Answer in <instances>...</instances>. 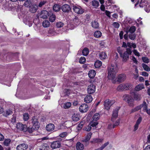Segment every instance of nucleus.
I'll use <instances>...</instances> for the list:
<instances>
[{
	"mask_svg": "<svg viewBox=\"0 0 150 150\" xmlns=\"http://www.w3.org/2000/svg\"><path fill=\"white\" fill-rule=\"evenodd\" d=\"M118 67L116 64H112L108 67V78L109 80H111L112 82L114 83L117 82L120 83L123 82L126 79V75L123 74L119 75L116 78V75Z\"/></svg>",
	"mask_w": 150,
	"mask_h": 150,
	"instance_id": "1",
	"label": "nucleus"
},
{
	"mask_svg": "<svg viewBox=\"0 0 150 150\" xmlns=\"http://www.w3.org/2000/svg\"><path fill=\"white\" fill-rule=\"evenodd\" d=\"M123 100L127 103L130 106H133L134 105V99L132 97L131 95L125 94L123 96Z\"/></svg>",
	"mask_w": 150,
	"mask_h": 150,
	"instance_id": "2",
	"label": "nucleus"
},
{
	"mask_svg": "<svg viewBox=\"0 0 150 150\" xmlns=\"http://www.w3.org/2000/svg\"><path fill=\"white\" fill-rule=\"evenodd\" d=\"M132 87V85L130 83H122L118 86L117 88V90L118 91H122L125 90H128L131 88Z\"/></svg>",
	"mask_w": 150,
	"mask_h": 150,
	"instance_id": "3",
	"label": "nucleus"
},
{
	"mask_svg": "<svg viewBox=\"0 0 150 150\" xmlns=\"http://www.w3.org/2000/svg\"><path fill=\"white\" fill-rule=\"evenodd\" d=\"M132 53V51L130 48H127L123 54H122L121 56H120L122 58V60L123 62H127L129 59V55H131Z\"/></svg>",
	"mask_w": 150,
	"mask_h": 150,
	"instance_id": "4",
	"label": "nucleus"
},
{
	"mask_svg": "<svg viewBox=\"0 0 150 150\" xmlns=\"http://www.w3.org/2000/svg\"><path fill=\"white\" fill-rule=\"evenodd\" d=\"M142 108L144 112H146L147 109V105L145 101H144L142 104L132 109L131 112H133Z\"/></svg>",
	"mask_w": 150,
	"mask_h": 150,
	"instance_id": "5",
	"label": "nucleus"
},
{
	"mask_svg": "<svg viewBox=\"0 0 150 150\" xmlns=\"http://www.w3.org/2000/svg\"><path fill=\"white\" fill-rule=\"evenodd\" d=\"M114 101L108 99L106 100L104 102V106L106 109L109 110L110 107L114 103Z\"/></svg>",
	"mask_w": 150,
	"mask_h": 150,
	"instance_id": "6",
	"label": "nucleus"
},
{
	"mask_svg": "<svg viewBox=\"0 0 150 150\" xmlns=\"http://www.w3.org/2000/svg\"><path fill=\"white\" fill-rule=\"evenodd\" d=\"M32 122L33 125V127H34V129H37L40 127L39 123L38 121L37 118L35 117H33L32 119Z\"/></svg>",
	"mask_w": 150,
	"mask_h": 150,
	"instance_id": "7",
	"label": "nucleus"
},
{
	"mask_svg": "<svg viewBox=\"0 0 150 150\" xmlns=\"http://www.w3.org/2000/svg\"><path fill=\"white\" fill-rule=\"evenodd\" d=\"M96 91V86L93 84L89 85L87 88V91L88 93L92 94L94 93Z\"/></svg>",
	"mask_w": 150,
	"mask_h": 150,
	"instance_id": "8",
	"label": "nucleus"
},
{
	"mask_svg": "<svg viewBox=\"0 0 150 150\" xmlns=\"http://www.w3.org/2000/svg\"><path fill=\"white\" fill-rule=\"evenodd\" d=\"M73 9L74 11L78 14H81L84 12L83 10L80 6H74Z\"/></svg>",
	"mask_w": 150,
	"mask_h": 150,
	"instance_id": "9",
	"label": "nucleus"
},
{
	"mask_svg": "<svg viewBox=\"0 0 150 150\" xmlns=\"http://www.w3.org/2000/svg\"><path fill=\"white\" fill-rule=\"evenodd\" d=\"M23 21L26 25L30 27L32 25L33 23V19L30 17H28L24 19Z\"/></svg>",
	"mask_w": 150,
	"mask_h": 150,
	"instance_id": "10",
	"label": "nucleus"
},
{
	"mask_svg": "<svg viewBox=\"0 0 150 150\" xmlns=\"http://www.w3.org/2000/svg\"><path fill=\"white\" fill-rule=\"evenodd\" d=\"M118 110V109H116L114 110L113 112L111 119V121L113 122L115 121L117 118Z\"/></svg>",
	"mask_w": 150,
	"mask_h": 150,
	"instance_id": "11",
	"label": "nucleus"
},
{
	"mask_svg": "<svg viewBox=\"0 0 150 150\" xmlns=\"http://www.w3.org/2000/svg\"><path fill=\"white\" fill-rule=\"evenodd\" d=\"M88 109V105L86 104H83L80 106L79 108L80 111L82 112H86Z\"/></svg>",
	"mask_w": 150,
	"mask_h": 150,
	"instance_id": "12",
	"label": "nucleus"
},
{
	"mask_svg": "<svg viewBox=\"0 0 150 150\" xmlns=\"http://www.w3.org/2000/svg\"><path fill=\"white\" fill-rule=\"evenodd\" d=\"M61 8L63 12L65 13L69 12L71 10L70 7L67 4L63 5L61 6Z\"/></svg>",
	"mask_w": 150,
	"mask_h": 150,
	"instance_id": "13",
	"label": "nucleus"
},
{
	"mask_svg": "<svg viewBox=\"0 0 150 150\" xmlns=\"http://www.w3.org/2000/svg\"><path fill=\"white\" fill-rule=\"evenodd\" d=\"M16 128L18 130L25 131L26 130V126L20 123H18L16 125Z\"/></svg>",
	"mask_w": 150,
	"mask_h": 150,
	"instance_id": "14",
	"label": "nucleus"
},
{
	"mask_svg": "<svg viewBox=\"0 0 150 150\" xmlns=\"http://www.w3.org/2000/svg\"><path fill=\"white\" fill-rule=\"evenodd\" d=\"M39 16L40 18L46 19L49 16V13L46 10H43L41 11V13Z\"/></svg>",
	"mask_w": 150,
	"mask_h": 150,
	"instance_id": "15",
	"label": "nucleus"
},
{
	"mask_svg": "<svg viewBox=\"0 0 150 150\" xmlns=\"http://www.w3.org/2000/svg\"><path fill=\"white\" fill-rule=\"evenodd\" d=\"M120 119H117L115 121V123L113 124H109L108 125V128L110 129H111L114 128L115 127L117 126L118 125L120 122Z\"/></svg>",
	"mask_w": 150,
	"mask_h": 150,
	"instance_id": "16",
	"label": "nucleus"
},
{
	"mask_svg": "<svg viewBox=\"0 0 150 150\" xmlns=\"http://www.w3.org/2000/svg\"><path fill=\"white\" fill-rule=\"evenodd\" d=\"M61 143L59 141H54L52 142L51 145V147L52 149H55L59 148L61 146Z\"/></svg>",
	"mask_w": 150,
	"mask_h": 150,
	"instance_id": "17",
	"label": "nucleus"
},
{
	"mask_svg": "<svg viewBox=\"0 0 150 150\" xmlns=\"http://www.w3.org/2000/svg\"><path fill=\"white\" fill-rule=\"evenodd\" d=\"M54 125L52 123L48 124L46 127V130L49 132H52L54 130Z\"/></svg>",
	"mask_w": 150,
	"mask_h": 150,
	"instance_id": "18",
	"label": "nucleus"
},
{
	"mask_svg": "<svg viewBox=\"0 0 150 150\" xmlns=\"http://www.w3.org/2000/svg\"><path fill=\"white\" fill-rule=\"evenodd\" d=\"M28 7L30 8L29 10L32 13H35L38 9V6L35 4H32Z\"/></svg>",
	"mask_w": 150,
	"mask_h": 150,
	"instance_id": "19",
	"label": "nucleus"
},
{
	"mask_svg": "<svg viewBox=\"0 0 150 150\" xmlns=\"http://www.w3.org/2000/svg\"><path fill=\"white\" fill-rule=\"evenodd\" d=\"M28 148V145L25 144H20L16 147L17 150H26Z\"/></svg>",
	"mask_w": 150,
	"mask_h": 150,
	"instance_id": "20",
	"label": "nucleus"
},
{
	"mask_svg": "<svg viewBox=\"0 0 150 150\" xmlns=\"http://www.w3.org/2000/svg\"><path fill=\"white\" fill-rule=\"evenodd\" d=\"M92 134L91 132H89L87 133L84 139L82 140L83 142L87 143L88 142L91 137Z\"/></svg>",
	"mask_w": 150,
	"mask_h": 150,
	"instance_id": "21",
	"label": "nucleus"
},
{
	"mask_svg": "<svg viewBox=\"0 0 150 150\" xmlns=\"http://www.w3.org/2000/svg\"><path fill=\"white\" fill-rule=\"evenodd\" d=\"M142 120L141 117H140L137 120L136 123L134 126V131L137 130L138 128L139 125L141 123Z\"/></svg>",
	"mask_w": 150,
	"mask_h": 150,
	"instance_id": "22",
	"label": "nucleus"
},
{
	"mask_svg": "<svg viewBox=\"0 0 150 150\" xmlns=\"http://www.w3.org/2000/svg\"><path fill=\"white\" fill-rule=\"evenodd\" d=\"M93 100V98L91 95H88L84 98V101L87 103H89L91 102Z\"/></svg>",
	"mask_w": 150,
	"mask_h": 150,
	"instance_id": "23",
	"label": "nucleus"
},
{
	"mask_svg": "<svg viewBox=\"0 0 150 150\" xmlns=\"http://www.w3.org/2000/svg\"><path fill=\"white\" fill-rule=\"evenodd\" d=\"M71 118L73 121L77 122L79 120L80 116L78 114L74 113L72 115Z\"/></svg>",
	"mask_w": 150,
	"mask_h": 150,
	"instance_id": "24",
	"label": "nucleus"
},
{
	"mask_svg": "<svg viewBox=\"0 0 150 150\" xmlns=\"http://www.w3.org/2000/svg\"><path fill=\"white\" fill-rule=\"evenodd\" d=\"M61 8L60 6L57 4H54L53 6V9L54 11L55 12L59 11L60 10Z\"/></svg>",
	"mask_w": 150,
	"mask_h": 150,
	"instance_id": "25",
	"label": "nucleus"
},
{
	"mask_svg": "<svg viewBox=\"0 0 150 150\" xmlns=\"http://www.w3.org/2000/svg\"><path fill=\"white\" fill-rule=\"evenodd\" d=\"M144 88V85L143 84H139L135 87V90L136 91H138Z\"/></svg>",
	"mask_w": 150,
	"mask_h": 150,
	"instance_id": "26",
	"label": "nucleus"
},
{
	"mask_svg": "<svg viewBox=\"0 0 150 150\" xmlns=\"http://www.w3.org/2000/svg\"><path fill=\"white\" fill-rule=\"evenodd\" d=\"M76 148L77 150H82L84 149V146L83 144L78 142L76 144Z\"/></svg>",
	"mask_w": 150,
	"mask_h": 150,
	"instance_id": "27",
	"label": "nucleus"
},
{
	"mask_svg": "<svg viewBox=\"0 0 150 150\" xmlns=\"http://www.w3.org/2000/svg\"><path fill=\"white\" fill-rule=\"evenodd\" d=\"M103 141V139L94 138L91 141V142L92 143H102Z\"/></svg>",
	"mask_w": 150,
	"mask_h": 150,
	"instance_id": "28",
	"label": "nucleus"
},
{
	"mask_svg": "<svg viewBox=\"0 0 150 150\" xmlns=\"http://www.w3.org/2000/svg\"><path fill=\"white\" fill-rule=\"evenodd\" d=\"M96 74V71L94 70H91L89 71L88 75L90 78H93Z\"/></svg>",
	"mask_w": 150,
	"mask_h": 150,
	"instance_id": "29",
	"label": "nucleus"
},
{
	"mask_svg": "<svg viewBox=\"0 0 150 150\" xmlns=\"http://www.w3.org/2000/svg\"><path fill=\"white\" fill-rule=\"evenodd\" d=\"M99 56L101 60L105 59L107 56L106 53L103 52H100L99 54Z\"/></svg>",
	"mask_w": 150,
	"mask_h": 150,
	"instance_id": "30",
	"label": "nucleus"
},
{
	"mask_svg": "<svg viewBox=\"0 0 150 150\" xmlns=\"http://www.w3.org/2000/svg\"><path fill=\"white\" fill-rule=\"evenodd\" d=\"M32 0H25L24 4V5L27 7H28L31 5H32L31 3Z\"/></svg>",
	"mask_w": 150,
	"mask_h": 150,
	"instance_id": "31",
	"label": "nucleus"
},
{
	"mask_svg": "<svg viewBox=\"0 0 150 150\" xmlns=\"http://www.w3.org/2000/svg\"><path fill=\"white\" fill-rule=\"evenodd\" d=\"M91 25L92 27L94 28H97L99 26L98 23L96 21L92 22Z\"/></svg>",
	"mask_w": 150,
	"mask_h": 150,
	"instance_id": "32",
	"label": "nucleus"
},
{
	"mask_svg": "<svg viewBox=\"0 0 150 150\" xmlns=\"http://www.w3.org/2000/svg\"><path fill=\"white\" fill-rule=\"evenodd\" d=\"M48 33L50 36L55 35H57V33L53 29L50 28L48 31Z\"/></svg>",
	"mask_w": 150,
	"mask_h": 150,
	"instance_id": "33",
	"label": "nucleus"
},
{
	"mask_svg": "<svg viewBox=\"0 0 150 150\" xmlns=\"http://www.w3.org/2000/svg\"><path fill=\"white\" fill-rule=\"evenodd\" d=\"M99 114L98 113H97L94 114L92 118V119L93 120L97 122V121L99 119Z\"/></svg>",
	"mask_w": 150,
	"mask_h": 150,
	"instance_id": "34",
	"label": "nucleus"
},
{
	"mask_svg": "<svg viewBox=\"0 0 150 150\" xmlns=\"http://www.w3.org/2000/svg\"><path fill=\"white\" fill-rule=\"evenodd\" d=\"M42 25L45 28L48 27L50 25V23L48 21L45 20L43 22Z\"/></svg>",
	"mask_w": 150,
	"mask_h": 150,
	"instance_id": "35",
	"label": "nucleus"
},
{
	"mask_svg": "<svg viewBox=\"0 0 150 150\" xmlns=\"http://www.w3.org/2000/svg\"><path fill=\"white\" fill-rule=\"evenodd\" d=\"M102 35V33L99 30L96 31L94 33V36L96 38L100 37Z\"/></svg>",
	"mask_w": 150,
	"mask_h": 150,
	"instance_id": "36",
	"label": "nucleus"
},
{
	"mask_svg": "<svg viewBox=\"0 0 150 150\" xmlns=\"http://www.w3.org/2000/svg\"><path fill=\"white\" fill-rule=\"evenodd\" d=\"M71 103L69 102H68L64 103L63 105V107L64 108L66 109L70 108L71 106Z\"/></svg>",
	"mask_w": 150,
	"mask_h": 150,
	"instance_id": "37",
	"label": "nucleus"
},
{
	"mask_svg": "<svg viewBox=\"0 0 150 150\" xmlns=\"http://www.w3.org/2000/svg\"><path fill=\"white\" fill-rule=\"evenodd\" d=\"M50 147L47 144H44L42 146L41 150H49Z\"/></svg>",
	"mask_w": 150,
	"mask_h": 150,
	"instance_id": "38",
	"label": "nucleus"
},
{
	"mask_svg": "<svg viewBox=\"0 0 150 150\" xmlns=\"http://www.w3.org/2000/svg\"><path fill=\"white\" fill-rule=\"evenodd\" d=\"M102 62L99 61L97 60L95 62L94 64V66L96 68H98L100 67L102 65Z\"/></svg>",
	"mask_w": 150,
	"mask_h": 150,
	"instance_id": "39",
	"label": "nucleus"
},
{
	"mask_svg": "<svg viewBox=\"0 0 150 150\" xmlns=\"http://www.w3.org/2000/svg\"><path fill=\"white\" fill-rule=\"evenodd\" d=\"M56 19V16L55 15L52 14L51 15H50L49 17V20L52 22H54Z\"/></svg>",
	"mask_w": 150,
	"mask_h": 150,
	"instance_id": "40",
	"label": "nucleus"
},
{
	"mask_svg": "<svg viewBox=\"0 0 150 150\" xmlns=\"http://www.w3.org/2000/svg\"><path fill=\"white\" fill-rule=\"evenodd\" d=\"M134 97V99L136 100H139L142 98L141 95L139 94H135Z\"/></svg>",
	"mask_w": 150,
	"mask_h": 150,
	"instance_id": "41",
	"label": "nucleus"
},
{
	"mask_svg": "<svg viewBox=\"0 0 150 150\" xmlns=\"http://www.w3.org/2000/svg\"><path fill=\"white\" fill-rule=\"evenodd\" d=\"M89 53V50L87 48H84L82 51V53L83 55L87 56Z\"/></svg>",
	"mask_w": 150,
	"mask_h": 150,
	"instance_id": "42",
	"label": "nucleus"
},
{
	"mask_svg": "<svg viewBox=\"0 0 150 150\" xmlns=\"http://www.w3.org/2000/svg\"><path fill=\"white\" fill-rule=\"evenodd\" d=\"M142 66L144 70L147 71H150V68L146 64H142Z\"/></svg>",
	"mask_w": 150,
	"mask_h": 150,
	"instance_id": "43",
	"label": "nucleus"
},
{
	"mask_svg": "<svg viewBox=\"0 0 150 150\" xmlns=\"http://www.w3.org/2000/svg\"><path fill=\"white\" fill-rule=\"evenodd\" d=\"M75 24L74 27H75L77 25H78L79 23V21L78 18L75 17L73 20Z\"/></svg>",
	"mask_w": 150,
	"mask_h": 150,
	"instance_id": "44",
	"label": "nucleus"
},
{
	"mask_svg": "<svg viewBox=\"0 0 150 150\" xmlns=\"http://www.w3.org/2000/svg\"><path fill=\"white\" fill-rule=\"evenodd\" d=\"M98 124V123L97 122L95 121L92 120L90 122L89 125L91 126L94 127L96 126Z\"/></svg>",
	"mask_w": 150,
	"mask_h": 150,
	"instance_id": "45",
	"label": "nucleus"
},
{
	"mask_svg": "<svg viewBox=\"0 0 150 150\" xmlns=\"http://www.w3.org/2000/svg\"><path fill=\"white\" fill-rule=\"evenodd\" d=\"M92 5L94 6L95 8H96L99 5V2L96 1H93L92 2Z\"/></svg>",
	"mask_w": 150,
	"mask_h": 150,
	"instance_id": "46",
	"label": "nucleus"
},
{
	"mask_svg": "<svg viewBox=\"0 0 150 150\" xmlns=\"http://www.w3.org/2000/svg\"><path fill=\"white\" fill-rule=\"evenodd\" d=\"M11 141V140L10 139H6L4 142V144L6 146H8L10 144Z\"/></svg>",
	"mask_w": 150,
	"mask_h": 150,
	"instance_id": "47",
	"label": "nucleus"
},
{
	"mask_svg": "<svg viewBox=\"0 0 150 150\" xmlns=\"http://www.w3.org/2000/svg\"><path fill=\"white\" fill-rule=\"evenodd\" d=\"M86 59L85 58L83 57H81L79 59V62L81 64H83L85 62Z\"/></svg>",
	"mask_w": 150,
	"mask_h": 150,
	"instance_id": "48",
	"label": "nucleus"
},
{
	"mask_svg": "<svg viewBox=\"0 0 150 150\" xmlns=\"http://www.w3.org/2000/svg\"><path fill=\"white\" fill-rule=\"evenodd\" d=\"M23 117L24 120H27L29 118L28 114L26 113H24L23 115Z\"/></svg>",
	"mask_w": 150,
	"mask_h": 150,
	"instance_id": "49",
	"label": "nucleus"
},
{
	"mask_svg": "<svg viewBox=\"0 0 150 150\" xmlns=\"http://www.w3.org/2000/svg\"><path fill=\"white\" fill-rule=\"evenodd\" d=\"M142 59L143 62L146 63H148L149 62V59L146 57H143Z\"/></svg>",
	"mask_w": 150,
	"mask_h": 150,
	"instance_id": "50",
	"label": "nucleus"
},
{
	"mask_svg": "<svg viewBox=\"0 0 150 150\" xmlns=\"http://www.w3.org/2000/svg\"><path fill=\"white\" fill-rule=\"evenodd\" d=\"M46 2L47 1L46 0H42L39 3L38 6L39 7H41L45 4Z\"/></svg>",
	"mask_w": 150,
	"mask_h": 150,
	"instance_id": "51",
	"label": "nucleus"
},
{
	"mask_svg": "<svg viewBox=\"0 0 150 150\" xmlns=\"http://www.w3.org/2000/svg\"><path fill=\"white\" fill-rule=\"evenodd\" d=\"M136 30V28L134 26L131 27L129 30V32L131 33H132L135 31Z\"/></svg>",
	"mask_w": 150,
	"mask_h": 150,
	"instance_id": "52",
	"label": "nucleus"
},
{
	"mask_svg": "<svg viewBox=\"0 0 150 150\" xmlns=\"http://www.w3.org/2000/svg\"><path fill=\"white\" fill-rule=\"evenodd\" d=\"M64 25V24L62 22H58L57 23L56 26L57 28H60L62 27Z\"/></svg>",
	"mask_w": 150,
	"mask_h": 150,
	"instance_id": "53",
	"label": "nucleus"
},
{
	"mask_svg": "<svg viewBox=\"0 0 150 150\" xmlns=\"http://www.w3.org/2000/svg\"><path fill=\"white\" fill-rule=\"evenodd\" d=\"M12 113V111L10 109H8L6 111V116L9 115L11 114Z\"/></svg>",
	"mask_w": 150,
	"mask_h": 150,
	"instance_id": "54",
	"label": "nucleus"
},
{
	"mask_svg": "<svg viewBox=\"0 0 150 150\" xmlns=\"http://www.w3.org/2000/svg\"><path fill=\"white\" fill-rule=\"evenodd\" d=\"M136 38V36L135 34H129V38L132 40H134Z\"/></svg>",
	"mask_w": 150,
	"mask_h": 150,
	"instance_id": "55",
	"label": "nucleus"
},
{
	"mask_svg": "<svg viewBox=\"0 0 150 150\" xmlns=\"http://www.w3.org/2000/svg\"><path fill=\"white\" fill-rule=\"evenodd\" d=\"M117 51L119 53L120 56H121L122 54V48L120 47H118L117 48Z\"/></svg>",
	"mask_w": 150,
	"mask_h": 150,
	"instance_id": "56",
	"label": "nucleus"
},
{
	"mask_svg": "<svg viewBox=\"0 0 150 150\" xmlns=\"http://www.w3.org/2000/svg\"><path fill=\"white\" fill-rule=\"evenodd\" d=\"M112 25L115 28H118L120 26V24L117 22H114Z\"/></svg>",
	"mask_w": 150,
	"mask_h": 150,
	"instance_id": "57",
	"label": "nucleus"
},
{
	"mask_svg": "<svg viewBox=\"0 0 150 150\" xmlns=\"http://www.w3.org/2000/svg\"><path fill=\"white\" fill-rule=\"evenodd\" d=\"M131 59L132 60L134 63L136 64H137L138 61L136 58L134 56L131 57Z\"/></svg>",
	"mask_w": 150,
	"mask_h": 150,
	"instance_id": "58",
	"label": "nucleus"
},
{
	"mask_svg": "<svg viewBox=\"0 0 150 150\" xmlns=\"http://www.w3.org/2000/svg\"><path fill=\"white\" fill-rule=\"evenodd\" d=\"M133 52L134 54V55L138 57H139L140 56V54L136 50H133Z\"/></svg>",
	"mask_w": 150,
	"mask_h": 150,
	"instance_id": "59",
	"label": "nucleus"
},
{
	"mask_svg": "<svg viewBox=\"0 0 150 150\" xmlns=\"http://www.w3.org/2000/svg\"><path fill=\"white\" fill-rule=\"evenodd\" d=\"M67 135V132H64L62 133H61L59 135V137H64L66 136Z\"/></svg>",
	"mask_w": 150,
	"mask_h": 150,
	"instance_id": "60",
	"label": "nucleus"
},
{
	"mask_svg": "<svg viewBox=\"0 0 150 150\" xmlns=\"http://www.w3.org/2000/svg\"><path fill=\"white\" fill-rule=\"evenodd\" d=\"M91 129V126L89 125L88 126L85 128V130L87 131H90Z\"/></svg>",
	"mask_w": 150,
	"mask_h": 150,
	"instance_id": "61",
	"label": "nucleus"
},
{
	"mask_svg": "<svg viewBox=\"0 0 150 150\" xmlns=\"http://www.w3.org/2000/svg\"><path fill=\"white\" fill-rule=\"evenodd\" d=\"M141 75L144 76H148L149 74L145 71H143L142 72Z\"/></svg>",
	"mask_w": 150,
	"mask_h": 150,
	"instance_id": "62",
	"label": "nucleus"
},
{
	"mask_svg": "<svg viewBox=\"0 0 150 150\" xmlns=\"http://www.w3.org/2000/svg\"><path fill=\"white\" fill-rule=\"evenodd\" d=\"M70 91L69 89H65L64 90V92L65 93V95H68L70 93Z\"/></svg>",
	"mask_w": 150,
	"mask_h": 150,
	"instance_id": "63",
	"label": "nucleus"
},
{
	"mask_svg": "<svg viewBox=\"0 0 150 150\" xmlns=\"http://www.w3.org/2000/svg\"><path fill=\"white\" fill-rule=\"evenodd\" d=\"M109 144V143L108 142H107L106 143H104L101 147L103 149L106 147V146L108 144Z\"/></svg>",
	"mask_w": 150,
	"mask_h": 150,
	"instance_id": "64",
	"label": "nucleus"
}]
</instances>
